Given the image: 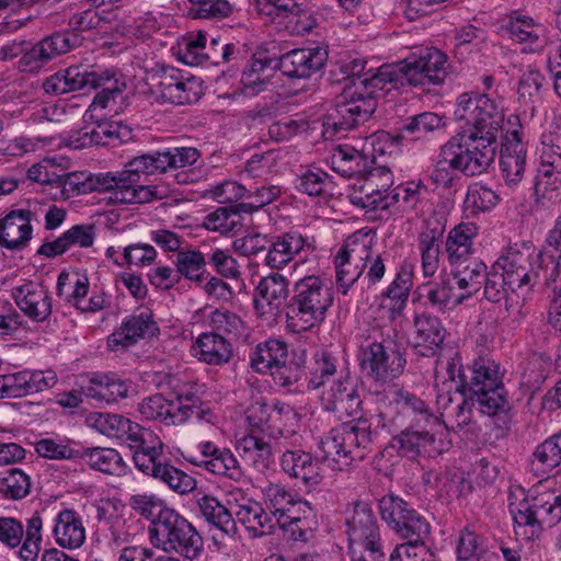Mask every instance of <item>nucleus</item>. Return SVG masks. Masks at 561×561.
<instances>
[{
	"instance_id": "1",
	"label": "nucleus",
	"mask_w": 561,
	"mask_h": 561,
	"mask_svg": "<svg viewBox=\"0 0 561 561\" xmlns=\"http://www.w3.org/2000/svg\"><path fill=\"white\" fill-rule=\"evenodd\" d=\"M399 89L392 65H383L376 72L357 76L343 88V101L323 121V136L333 138L366 122L377 107L378 92Z\"/></svg>"
},
{
	"instance_id": "2",
	"label": "nucleus",
	"mask_w": 561,
	"mask_h": 561,
	"mask_svg": "<svg viewBox=\"0 0 561 561\" xmlns=\"http://www.w3.org/2000/svg\"><path fill=\"white\" fill-rule=\"evenodd\" d=\"M455 115L466 124L463 133L456 137L492 163L504 121L503 100L463 93L458 98Z\"/></svg>"
},
{
	"instance_id": "3",
	"label": "nucleus",
	"mask_w": 561,
	"mask_h": 561,
	"mask_svg": "<svg viewBox=\"0 0 561 561\" xmlns=\"http://www.w3.org/2000/svg\"><path fill=\"white\" fill-rule=\"evenodd\" d=\"M551 480L534 485L527 494L519 490L510 494V513L517 539L529 541L539 536L545 527H553L561 520V493Z\"/></svg>"
},
{
	"instance_id": "4",
	"label": "nucleus",
	"mask_w": 561,
	"mask_h": 561,
	"mask_svg": "<svg viewBox=\"0 0 561 561\" xmlns=\"http://www.w3.org/2000/svg\"><path fill=\"white\" fill-rule=\"evenodd\" d=\"M333 305V291L325 279L311 274L297 279L288 304L287 328L295 333L306 332L321 324Z\"/></svg>"
},
{
	"instance_id": "5",
	"label": "nucleus",
	"mask_w": 561,
	"mask_h": 561,
	"mask_svg": "<svg viewBox=\"0 0 561 561\" xmlns=\"http://www.w3.org/2000/svg\"><path fill=\"white\" fill-rule=\"evenodd\" d=\"M371 432L366 421L343 423L319 438L318 449L322 459L334 470H344L360 461L371 446Z\"/></svg>"
},
{
	"instance_id": "6",
	"label": "nucleus",
	"mask_w": 561,
	"mask_h": 561,
	"mask_svg": "<svg viewBox=\"0 0 561 561\" xmlns=\"http://www.w3.org/2000/svg\"><path fill=\"white\" fill-rule=\"evenodd\" d=\"M371 432L366 421L343 423L319 438L318 449L322 459L334 470H344L360 461L371 446Z\"/></svg>"
},
{
	"instance_id": "7",
	"label": "nucleus",
	"mask_w": 561,
	"mask_h": 561,
	"mask_svg": "<svg viewBox=\"0 0 561 561\" xmlns=\"http://www.w3.org/2000/svg\"><path fill=\"white\" fill-rule=\"evenodd\" d=\"M377 411L371 416L376 427L391 433L402 425L404 415L411 416L417 425L440 426V419L435 416L427 404L409 391L390 387L383 393H377Z\"/></svg>"
},
{
	"instance_id": "8",
	"label": "nucleus",
	"mask_w": 561,
	"mask_h": 561,
	"mask_svg": "<svg viewBox=\"0 0 561 561\" xmlns=\"http://www.w3.org/2000/svg\"><path fill=\"white\" fill-rule=\"evenodd\" d=\"M373 332L374 341L362 346L360 367L369 378L388 383L403 373L407 360L393 341L392 325L376 323Z\"/></svg>"
},
{
	"instance_id": "9",
	"label": "nucleus",
	"mask_w": 561,
	"mask_h": 561,
	"mask_svg": "<svg viewBox=\"0 0 561 561\" xmlns=\"http://www.w3.org/2000/svg\"><path fill=\"white\" fill-rule=\"evenodd\" d=\"M136 158L130 160L119 172L100 173L92 180L91 188L106 191L110 201L114 204H144L153 199H162L170 195L165 184L137 185L142 170L133 165Z\"/></svg>"
},
{
	"instance_id": "10",
	"label": "nucleus",
	"mask_w": 561,
	"mask_h": 561,
	"mask_svg": "<svg viewBox=\"0 0 561 561\" xmlns=\"http://www.w3.org/2000/svg\"><path fill=\"white\" fill-rule=\"evenodd\" d=\"M150 540L164 552H175L194 560L203 551L204 541L197 529L175 510L162 512L160 519L149 528Z\"/></svg>"
},
{
	"instance_id": "11",
	"label": "nucleus",
	"mask_w": 561,
	"mask_h": 561,
	"mask_svg": "<svg viewBox=\"0 0 561 561\" xmlns=\"http://www.w3.org/2000/svg\"><path fill=\"white\" fill-rule=\"evenodd\" d=\"M491 162L461 141L451 137L442 146L437 160L431 172V180L438 187L448 188L459 180V173L467 176L482 174Z\"/></svg>"
},
{
	"instance_id": "12",
	"label": "nucleus",
	"mask_w": 561,
	"mask_h": 561,
	"mask_svg": "<svg viewBox=\"0 0 561 561\" xmlns=\"http://www.w3.org/2000/svg\"><path fill=\"white\" fill-rule=\"evenodd\" d=\"M468 388L473 394L480 411L494 415L506 407V392L502 382L503 371L494 359L480 356L468 367Z\"/></svg>"
},
{
	"instance_id": "13",
	"label": "nucleus",
	"mask_w": 561,
	"mask_h": 561,
	"mask_svg": "<svg viewBox=\"0 0 561 561\" xmlns=\"http://www.w3.org/2000/svg\"><path fill=\"white\" fill-rule=\"evenodd\" d=\"M447 59L438 48L426 47L392 65L399 88L442 83L448 75Z\"/></svg>"
},
{
	"instance_id": "14",
	"label": "nucleus",
	"mask_w": 561,
	"mask_h": 561,
	"mask_svg": "<svg viewBox=\"0 0 561 561\" xmlns=\"http://www.w3.org/2000/svg\"><path fill=\"white\" fill-rule=\"evenodd\" d=\"M374 245V236L358 230L351 234L334 255L335 284L337 291L347 295L365 270V260Z\"/></svg>"
},
{
	"instance_id": "15",
	"label": "nucleus",
	"mask_w": 561,
	"mask_h": 561,
	"mask_svg": "<svg viewBox=\"0 0 561 561\" xmlns=\"http://www.w3.org/2000/svg\"><path fill=\"white\" fill-rule=\"evenodd\" d=\"M392 186L393 175L389 168L368 164L351 185L350 198L353 205L362 208L388 209L394 201L391 196Z\"/></svg>"
},
{
	"instance_id": "16",
	"label": "nucleus",
	"mask_w": 561,
	"mask_h": 561,
	"mask_svg": "<svg viewBox=\"0 0 561 561\" xmlns=\"http://www.w3.org/2000/svg\"><path fill=\"white\" fill-rule=\"evenodd\" d=\"M385 133H374L354 145H340L332 150L328 163L331 169L344 178H357L367 168L375 163L377 152H382L377 145L386 137Z\"/></svg>"
},
{
	"instance_id": "17",
	"label": "nucleus",
	"mask_w": 561,
	"mask_h": 561,
	"mask_svg": "<svg viewBox=\"0 0 561 561\" xmlns=\"http://www.w3.org/2000/svg\"><path fill=\"white\" fill-rule=\"evenodd\" d=\"M112 77L113 72L100 66H70L47 77L42 88L47 94L60 95L85 88H101Z\"/></svg>"
},
{
	"instance_id": "18",
	"label": "nucleus",
	"mask_w": 561,
	"mask_h": 561,
	"mask_svg": "<svg viewBox=\"0 0 561 561\" xmlns=\"http://www.w3.org/2000/svg\"><path fill=\"white\" fill-rule=\"evenodd\" d=\"M348 550L381 546L377 519L369 504L356 502L345 512Z\"/></svg>"
},
{
	"instance_id": "19",
	"label": "nucleus",
	"mask_w": 561,
	"mask_h": 561,
	"mask_svg": "<svg viewBox=\"0 0 561 561\" xmlns=\"http://www.w3.org/2000/svg\"><path fill=\"white\" fill-rule=\"evenodd\" d=\"M413 273L414 265L404 262L390 285L377 297L383 323L392 325L405 309L413 286Z\"/></svg>"
},
{
	"instance_id": "20",
	"label": "nucleus",
	"mask_w": 561,
	"mask_h": 561,
	"mask_svg": "<svg viewBox=\"0 0 561 561\" xmlns=\"http://www.w3.org/2000/svg\"><path fill=\"white\" fill-rule=\"evenodd\" d=\"M276 59L266 49H256L240 79V91L244 96H255L275 85Z\"/></svg>"
},
{
	"instance_id": "21",
	"label": "nucleus",
	"mask_w": 561,
	"mask_h": 561,
	"mask_svg": "<svg viewBox=\"0 0 561 561\" xmlns=\"http://www.w3.org/2000/svg\"><path fill=\"white\" fill-rule=\"evenodd\" d=\"M320 402L325 411L335 413L340 419L356 416L362 404L354 381L343 374L322 391Z\"/></svg>"
},
{
	"instance_id": "22",
	"label": "nucleus",
	"mask_w": 561,
	"mask_h": 561,
	"mask_svg": "<svg viewBox=\"0 0 561 561\" xmlns=\"http://www.w3.org/2000/svg\"><path fill=\"white\" fill-rule=\"evenodd\" d=\"M158 87L161 99L176 105L196 102L203 95V84L198 78L185 76L172 67L162 70Z\"/></svg>"
},
{
	"instance_id": "23",
	"label": "nucleus",
	"mask_w": 561,
	"mask_h": 561,
	"mask_svg": "<svg viewBox=\"0 0 561 561\" xmlns=\"http://www.w3.org/2000/svg\"><path fill=\"white\" fill-rule=\"evenodd\" d=\"M199 151L193 147H176L165 151H156L136 157L133 164L142 170V174L167 172L169 169L191 167L198 161Z\"/></svg>"
},
{
	"instance_id": "24",
	"label": "nucleus",
	"mask_w": 561,
	"mask_h": 561,
	"mask_svg": "<svg viewBox=\"0 0 561 561\" xmlns=\"http://www.w3.org/2000/svg\"><path fill=\"white\" fill-rule=\"evenodd\" d=\"M503 31L513 42L522 45L525 53L539 51L548 43L546 26L519 12H514L510 16Z\"/></svg>"
},
{
	"instance_id": "25",
	"label": "nucleus",
	"mask_w": 561,
	"mask_h": 561,
	"mask_svg": "<svg viewBox=\"0 0 561 561\" xmlns=\"http://www.w3.org/2000/svg\"><path fill=\"white\" fill-rule=\"evenodd\" d=\"M197 449L201 459L190 460L195 466L234 481H239L243 477L241 466L230 449L219 448L209 440L199 443Z\"/></svg>"
},
{
	"instance_id": "26",
	"label": "nucleus",
	"mask_w": 561,
	"mask_h": 561,
	"mask_svg": "<svg viewBox=\"0 0 561 561\" xmlns=\"http://www.w3.org/2000/svg\"><path fill=\"white\" fill-rule=\"evenodd\" d=\"M501 170L510 185L519 183L527 165V145L517 129L507 130L501 148Z\"/></svg>"
},
{
	"instance_id": "27",
	"label": "nucleus",
	"mask_w": 561,
	"mask_h": 561,
	"mask_svg": "<svg viewBox=\"0 0 561 561\" xmlns=\"http://www.w3.org/2000/svg\"><path fill=\"white\" fill-rule=\"evenodd\" d=\"M11 296L24 316L34 321H45L51 313V297L39 283L25 282L15 286Z\"/></svg>"
},
{
	"instance_id": "28",
	"label": "nucleus",
	"mask_w": 561,
	"mask_h": 561,
	"mask_svg": "<svg viewBox=\"0 0 561 561\" xmlns=\"http://www.w3.org/2000/svg\"><path fill=\"white\" fill-rule=\"evenodd\" d=\"M327 56L320 47L293 49L276 60L277 70L289 78H308L324 66Z\"/></svg>"
},
{
	"instance_id": "29",
	"label": "nucleus",
	"mask_w": 561,
	"mask_h": 561,
	"mask_svg": "<svg viewBox=\"0 0 561 561\" xmlns=\"http://www.w3.org/2000/svg\"><path fill=\"white\" fill-rule=\"evenodd\" d=\"M288 279L279 273H272L260 279L255 288L254 305L261 316L277 314L288 298Z\"/></svg>"
},
{
	"instance_id": "30",
	"label": "nucleus",
	"mask_w": 561,
	"mask_h": 561,
	"mask_svg": "<svg viewBox=\"0 0 561 561\" xmlns=\"http://www.w3.org/2000/svg\"><path fill=\"white\" fill-rule=\"evenodd\" d=\"M108 70L113 72V77L102 85L104 88L94 96L93 102L85 111L83 119L87 124L90 119H101L107 115H117L125 108L124 90L126 84L116 78L114 70Z\"/></svg>"
},
{
	"instance_id": "31",
	"label": "nucleus",
	"mask_w": 561,
	"mask_h": 561,
	"mask_svg": "<svg viewBox=\"0 0 561 561\" xmlns=\"http://www.w3.org/2000/svg\"><path fill=\"white\" fill-rule=\"evenodd\" d=\"M479 236V227L471 221H462L453 227L445 239L444 250L449 265L465 264L476 259L474 241Z\"/></svg>"
},
{
	"instance_id": "32",
	"label": "nucleus",
	"mask_w": 561,
	"mask_h": 561,
	"mask_svg": "<svg viewBox=\"0 0 561 561\" xmlns=\"http://www.w3.org/2000/svg\"><path fill=\"white\" fill-rule=\"evenodd\" d=\"M53 523V538L60 548L75 550L85 542L87 533L82 517L73 508L60 510Z\"/></svg>"
},
{
	"instance_id": "33",
	"label": "nucleus",
	"mask_w": 561,
	"mask_h": 561,
	"mask_svg": "<svg viewBox=\"0 0 561 561\" xmlns=\"http://www.w3.org/2000/svg\"><path fill=\"white\" fill-rule=\"evenodd\" d=\"M157 330L151 312L145 310L126 318L121 327L108 336L107 344L114 351L118 347H128L140 339L152 336Z\"/></svg>"
},
{
	"instance_id": "34",
	"label": "nucleus",
	"mask_w": 561,
	"mask_h": 561,
	"mask_svg": "<svg viewBox=\"0 0 561 561\" xmlns=\"http://www.w3.org/2000/svg\"><path fill=\"white\" fill-rule=\"evenodd\" d=\"M125 444L133 451V461L139 471H144L163 456L162 440L150 430L138 424V430L128 434Z\"/></svg>"
},
{
	"instance_id": "35",
	"label": "nucleus",
	"mask_w": 561,
	"mask_h": 561,
	"mask_svg": "<svg viewBox=\"0 0 561 561\" xmlns=\"http://www.w3.org/2000/svg\"><path fill=\"white\" fill-rule=\"evenodd\" d=\"M446 330L442 321L430 313L414 317L413 347L422 356H432L440 348Z\"/></svg>"
},
{
	"instance_id": "36",
	"label": "nucleus",
	"mask_w": 561,
	"mask_h": 561,
	"mask_svg": "<svg viewBox=\"0 0 561 561\" xmlns=\"http://www.w3.org/2000/svg\"><path fill=\"white\" fill-rule=\"evenodd\" d=\"M280 466L284 472L308 488L320 484L323 478L321 463L301 449L286 450L280 458Z\"/></svg>"
},
{
	"instance_id": "37",
	"label": "nucleus",
	"mask_w": 561,
	"mask_h": 561,
	"mask_svg": "<svg viewBox=\"0 0 561 561\" xmlns=\"http://www.w3.org/2000/svg\"><path fill=\"white\" fill-rule=\"evenodd\" d=\"M220 37H214L207 43L206 34L203 32L191 33L184 39L180 48L182 60L190 66L204 64L219 65Z\"/></svg>"
},
{
	"instance_id": "38",
	"label": "nucleus",
	"mask_w": 561,
	"mask_h": 561,
	"mask_svg": "<svg viewBox=\"0 0 561 561\" xmlns=\"http://www.w3.org/2000/svg\"><path fill=\"white\" fill-rule=\"evenodd\" d=\"M311 249V243L299 232H287L276 237L271 243L264 259L265 265L280 270L305 250Z\"/></svg>"
},
{
	"instance_id": "39",
	"label": "nucleus",
	"mask_w": 561,
	"mask_h": 561,
	"mask_svg": "<svg viewBox=\"0 0 561 561\" xmlns=\"http://www.w3.org/2000/svg\"><path fill=\"white\" fill-rule=\"evenodd\" d=\"M30 210L15 209L0 219V245L9 250L22 249L32 238Z\"/></svg>"
},
{
	"instance_id": "40",
	"label": "nucleus",
	"mask_w": 561,
	"mask_h": 561,
	"mask_svg": "<svg viewBox=\"0 0 561 561\" xmlns=\"http://www.w3.org/2000/svg\"><path fill=\"white\" fill-rule=\"evenodd\" d=\"M79 43L76 34L71 33H55L51 36L44 38L35 44L22 58L21 64L38 67L41 64L46 62L57 55L66 54L71 50Z\"/></svg>"
},
{
	"instance_id": "41",
	"label": "nucleus",
	"mask_w": 561,
	"mask_h": 561,
	"mask_svg": "<svg viewBox=\"0 0 561 561\" xmlns=\"http://www.w3.org/2000/svg\"><path fill=\"white\" fill-rule=\"evenodd\" d=\"M231 511L236 523L242 524L252 537L268 535L274 528L271 516L252 499L242 497L241 501H236Z\"/></svg>"
},
{
	"instance_id": "42",
	"label": "nucleus",
	"mask_w": 561,
	"mask_h": 561,
	"mask_svg": "<svg viewBox=\"0 0 561 561\" xmlns=\"http://www.w3.org/2000/svg\"><path fill=\"white\" fill-rule=\"evenodd\" d=\"M492 270L506 277L508 287L523 289L530 285L529 254L517 248H508L494 263Z\"/></svg>"
},
{
	"instance_id": "43",
	"label": "nucleus",
	"mask_w": 561,
	"mask_h": 561,
	"mask_svg": "<svg viewBox=\"0 0 561 561\" xmlns=\"http://www.w3.org/2000/svg\"><path fill=\"white\" fill-rule=\"evenodd\" d=\"M142 473L164 484L179 495L193 492L197 485L195 478L173 466L164 456L152 462Z\"/></svg>"
},
{
	"instance_id": "44",
	"label": "nucleus",
	"mask_w": 561,
	"mask_h": 561,
	"mask_svg": "<svg viewBox=\"0 0 561 561\" xmlns=\"http://www.w3.org/2000/svg\"><path fill=\"white\" fill-rule=\"evenodd\" d=\"M194 497L198 512L205 520L219 529L224 536L234 539L238 528L231 511L210 494L199 491Z\"/></svg>"
},
{
	"instance_id": "45",
	"label": "nucleus",
	"mask_w": 561,
	"mask_h": 561,
	"mask_svg": "<svg viewBox=\"0 0 561 561\" xmlns=\"http://www.w3.org/2000/svg\"><path fill=\"white\" fill-rule=\"evenodd\" d=\"M484 296L492 302H500L505 300V308L515 320L524 316L523 306L524 297L517 293V287L514 289L508 287L506 277L500 272L492 270L486 274L484 279Z\"/></svg>"
},
{
	"instance_id": "46",
	"label": "nucleus",
	"mask_w": 561,
	"mask_h": 561,
	"mask_svg": "<svg viewBox=\"0 0 561 561\" xmlns=\"http://www.w3.org/2000/svg\"><path fill=\"white\" fill-rule=\"evenodd\" d=\"M265 504L277 522L286 517L294 518V513L310 511L308 503L296 499L284 485L270 483L263 489Z\"/></svg>"
},
{
	"instance_id": "47",
	"label": "nucleus",
	"mask_w": 561,
	"mask_h": 561,
	"mask_svg": "<svg viewBox=\"0 0 561 561\" xmlns=\"http://www.w3.org/2000/svg\"><path fill=\"white\" fill-rule=\"evenodd\" d=\"M192 355L208 365H222L232 356L231 344L219 333H202L191 347Z\"/></svg>"
},
{
	"instance_id": "48",
	"label": "nucleus",
	"mask_w": 561,
	"mask_h": 561,
	"mask_svg": "<svg viewBox=\"0 0 561 561\" xmlns=\"http://www.w3.org/2000/svg\"><path fill=\"white\" fill-rule=\"evenodd\" d=\"M419 295L425 304L438 312H446L463 301L454 286L450 277H443L439 282H430L419 287Z\"/></svg>"
},
{
	"instance_id": "49",
	"label": "nucleus",
	"mask_w": 561,
	"mask_h": 561,
	"mask_svg": "<svg viewBox=\"0 0 561 561\" xmlns=\"http://www.w3.org/2000/svg\"><path fill=\"white\" fill-rule=\"evenodd\" d=\"M181 411V396L176 401H169L162 394L144 398L138 404V412L144 420L159 421L167 425L183 423Z\"/></svg>"
},
{
	"instance_id": "50",
	"label": "nucleus",
	"mask_w": 561,
	"mask_h": 561,
	"mask_svg": "<svg viewBox=\"0 0 561 561\" xmlns=\"http://www.w3.org/2000/svg\"><path fill=\"white\" fill-rule=\"evenodd\" d=\"M453 280L463 300L477 294L486 276V265L479 259H470L465 264L450 265Z\"/></svg>"
},
{
	"instance_id": "51",
	"label": "nucleus",
	"mask_w": 561,
	"mask_h": 561,
	"mask_svg": "<svg viewBox=\"0 0 561 561\" xmlns=\"http://www.w3.org/2000/svg\"><path fill=\"white\" fill-rule=\"evenodd\" d=\"M87 424L102 435L116 438L123 443L126 442L133 430H138V423L121 414L111 413H91L87 417Z\"/></svg>"
},
{
	"instance_id": "52",
	"label": "nucleus",
	"mask_w": 561,
	"mask_h": 561,
	"mask_svg": "<svg viewBox=\"0 0 561 561\" xmlns=\"http://www.w3.org/2000/svg\"><path fill=\"white\" fill-rule=\"evenodd\" d=\"M129 535L119 530L114 524L110 526L108 546L116 561H154L152 548L144 545H129Z\"/></svg>"
},
{
	"instance_id": "53",
	"label": "nucleus",
	"mask_w": 561,
	"mask_h": 561,
	"mask_svg": "<svg viewBox=\"0 0 561 561\" xmlns=\"http://www.w3.org/2000/svg\"><path fill=\"white\" fill-rule=\"evenodd\" d=\"M443 231L438 228H426L417 236V251L424 277H432L439 267V242Z\"/></svg>"
},
{
	"instance_id": "54",
	"label": "nucleus",
	"mask_w": 561,
	"mask_h": 561,
	"mask_svg": "<svg viewBox=\"0 0 561 561\" xmlns=\"http://www.w3.org/2000/svg\"><path fill=\"white\" fill-rule=\"evenodd\" d=\"M288 357L286 343L270 339L259 343L250 356L251 367L257 373H267Z\"/></svg>"
},
{
	"instance_id": "55",
	"label": "nucleus",
	"mask_w": 561,
	"mask_h": 561,
	"mask_svg": "<svg viewBox=\"0 0 561 561\" xmlns=\"http://www.w3.org/2000/svg\"><path fill=\"white\" fill-rule=\"evenodd\" d=\"M457 561H493L494 553L488 548L485 539L465 527L460 530L456 545Z\"/></svg>"
},
{
	"instance_id": "56",
	"label": "nucleus",
	"mask_w": 561,
	"mask_h": 561,
	"mask_svg": "<svg viewBox=\"0 0 561 561\" xmlns=\"http://www.w3.org/2000/svg\"><path fill=\"white\" fill-rule=\"evenodd\" d=\"M54 168V164L50 162V160H44L41 163L33 164L28 171L27 176L30 180H33L35 182L39 183H47L56 185L57 187L61 188L60 194L61 197L67 199L70 197L69 192L78 190L80 192L81 190L78 187L77 175L70 174V173H62L57 174L56 172L51 171L50 169Z\"/></svg>"
},
{
	"instance_id": "57",
	"label": "nucleus",
	"mask_w": 561,
	"mask_h": 561,
	"mask_svg": "<svg viewBox=\"0 0 561 561\" xmlns=\"http://www.w3.org/2000/svg\"><path fill=\"white\" fill-rule=\"evenodd\" d=\"M434 430L424 426L422 431L407 428L393 437L394 446L401 456L414 459L434 443Z\"/></svg>"
},
{
	"instance_id": "58",
	"label": "nucleus",
	"mask_w": 561,
	"mask_h": 561,
	"mask_svg": "<svg viewBox=\"0 0 561 561\" xmlns=\"http://www.w3.org/2000/svg\"><path fill=\"white\" fill-rule=\"evenodd\" d=\"M80 459L91 468L108 474L119 476L125 471V463L119 453L114 448L80 449Z\"/></svg>"
},
{
	"instance_id": "59",
	"label": "nucleus",
	"mask_w": 561,
	"mask_h": 561,
	"mask_svg": "<svg viewBox=\"0 0 561 561\" xmlns=\"http://www.w3.org/2000/svg\"><path fill=\"white\" fill-rule=\"evenodd\" d=\"M561 465V432L538 445L533 454L531 469L538 476L550 473Z\"/></svg>"
},
{
	"instance_id": "60",
	"label": "nucleus",
	"mask_w": 561,
	"mask_h": 561,
	"mask_svg": "<svg viewBox=\"0 0 561 561\" xmlns=\"http://www.w3.org/2000/svg\"><path fill=\"white\" fill-rule=\"evenodd\" d=\"M556 252L545 245L533 261L529 260L530 285L543 283L549 285L556 282L561 270V259L556 257Z\"/></svg>"
},
{
	"instance_id": "61",
	"label": "nucleus",
	"mask_w": 561,
	"mask_h": 561,
	"mask_svg": "<svg viewBox=\"0 0 561 561\" xmlns=\"http://www.w3.org/2000/svg\"><path fill=\"white\" fill-rule=\"evenodd\" d=\"M90 282L85 274L79 272H62L57 280V295L66 302L71 304L76 308L84 302V298L89 293Z\"/></svg>"
},
{
	"instance_id": "62",
	"label": "nucleus",
	"mask_w": 561,
	"mask_h": 561,
	"mask_svg": "<svg viewBox=\"0 0 561 561\" xmlns=\"http://www.w3.org/2000/svg\"><path fill=\"white\" fill-rule=\"evenodd\" d=\"M298 421L299 415L290 404L278 400L271 403L268 430L272 435L287 437L295 433Z\"/></svg>"
},
{
	"instance_id": "63",
	"label": "nucleus",
	"mask_w": 561,
	"mask_h": 561,
	"mask_svg": "<svg viewBox=\"0 0 561 561\" xmlns=\"http://www.w3.org/2000/svg\"><path fill=\"white\" fill-rule=\"evenodd\" d=\"M236 448L243 459L251 461L256 468H264L271 457L270 445L253 435H244L239 438Z\"/></svg>"
},
{
	"instance_id": "64",
	"label": "nucleus",
	"mask_w": 561,
	"mask_h": 561,
	"mask_svg": "<svg viewBox=\"0 0 561 561\" xmlns=\"http://www.w3.org/2000/svg\"><path fill=\"white\" fill-rule=\"evenodd\" d=\"M397 534L407 540L404 545L425 546V539L430 535V524L413 508L400 524Z\"/></svg>"
}]
</instances>
